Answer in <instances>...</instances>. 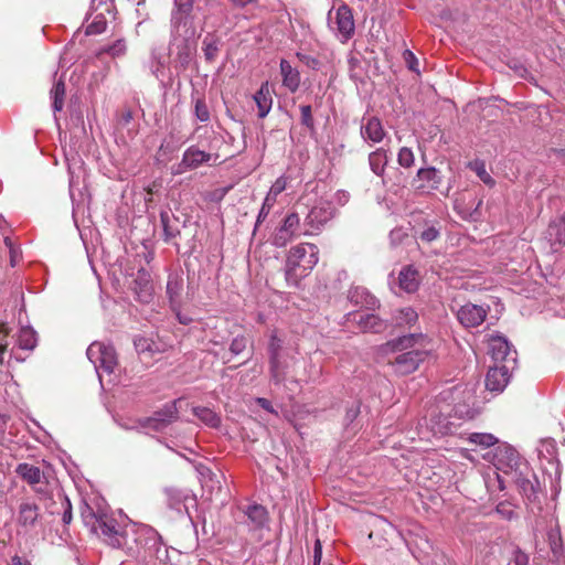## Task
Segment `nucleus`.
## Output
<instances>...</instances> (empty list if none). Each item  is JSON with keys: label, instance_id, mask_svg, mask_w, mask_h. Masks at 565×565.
I'll return each instance as SVG.
<instances>
[{"label": "nucleus", "instance_id": "obj_10", "mask_svg": "<svg viewBox=\"0 0 565 565\" xmlns=\"http://www.w3.org/2000/svg\"><path fill=\"white\" fill-rule=\"evenodd\" d=\"M439 237V230L435 226H427L423 230H414V234H407L403 228H395L391 232V239L393 244L411 245L417 243V238L422 244H430Z\"/></svg>", "mask_w": 565, "mask_h": 565}, {"label": "nucleus", "instance_id": "obj_32", "mask_svg": "<svg viewBox=\"0 0 565 565\" xmlns=\"http://www.w3.org/2000/svg\"><path fill=\"white\" fill-rule=\"evenodd\" d=\"M288 363L281 358L269 360V376L270 381L279 385L285 382L287 376Z\"/></svg>", "mask_w": 565, "mask_h": 565}, {"label": "nucleus", "instance_id": "obj_12", "mask_svg": "<svg viewBox=\"0 0 565 565\" xmlns=\"http://www.w3.org/2000/svg\"><path fill=\"white\" fill-rule=\"evenodd\" d=\"M345 322L355 323L362 332L379 333L386 328V323L379 316L360 311L347 313Z\"/></svg>", "mask_w": 565, "mask_h": 565}, {"label": "nucleus", "instance_id": "obj_15", "mask_svg": "<svg viewBox=\"0 0 565 565\" xmlns=\"http://www.w3.org/2000/svg\"><path fill=\"white\" fill-rule=\"evenodd\" d=\"M166 292L171 309H178L182 307L184 294V279L181 273L169 274Z\"/></svg>", "mask_w": 565, "mask_h": 565}, {"label": "nucleus", "instance_id": "obj_60", "mask_svg": "<svg viewBox=\"0 0 565 565\" xmlns=\"http://www.w3.org/2000/svg\"><path fill=\"white\" fill-rule=\"evenodd\" d=\"M513 563L515 565H527L529 564V556L524 552L516 550L514 552L513 556Z\"/></svg>", "mask_w": 565, "mask_h": 565}, {"label": "nucleus", "instance_id": "obj_4", "mask_svg": "<svg viewBox=\"0 0 565 565\" xmlns=\"http://www.w3.org/2000/svg\"><path fill=\"white\" fill-rule=\"evenodd\" d=\"M522 463H527L523 460L519 452L507 444L499 445L494 450V466L502 475L498 473L499 488L505 489V479L511 476L514 470H519Z\"/></svg>", "mask_w": 565, "mask_h": 565}, {"label": "nucleus", "instance_id": "obj_6", "mask_svg": "<svg viewBox=\"0 0 565 565\" xmlns=\"http://www.w3.org/2000/svg\"><path fill=\"white\" fill-rule=\"evenodd\" d=\"M505 481H511L514 483L521 495L527 502L532 503L537 500L540 482L529 463H522V466L519 467V470H514V472L509 476Z\"/></svg>", "mask_w": 565, "mask_h": 565}, {"label": "nucleus", "instance_id": "obj_47", "mask_svg": "<svg viewBox=\"0 0 565 565\" xmlns=\"http://www.w3.org/2000/svg\"><path fill=\"white\" fill-rule=\"evenodd\" d=\"M397 161L399 166L404 168H411L415 161L413 151L407 147L401 148L398 151Z\"/></svg>", "mask_w": 565, "mask_h": 565}, {"label": "nucleus", "instance_id": "obj_57", "mask_svg": "<svg viewBox=\"0 0 565 565\" xmlns=\"http://www.w3.org/2000/svg\"><path fill=\"white\" fill-rule=\"evenodd\" d=\"M360 414V405L358 403L352 404L350 407H348L345 416H344V423L347 426L352 424L356 417Z\"/></svg>", "mask_w": 565, "mask_h": 565}, {"label": "nucleus", "instance_id": "obj_37", "mask_svg": "<svg viewBox=\"0 0 565 565\" xmlns=\"http://www.w3.org/2000/svg\"><path fill=\"white\" fill-rule=\"evenodd\" d=\"M54 504H60L62 521L65 525H68L72 522V504L68 497L63 492H57L54 499Z\"/></svg>", "mask_w": 565, "mask_h": 565}, {"label": "nucleus", "instance_id": "obj_19", "mask_svg": "<svg viewBox=\"0 0 565 565\" xmlns=\"http://www.w3.org/2000/svg\"><path fill=\"white\" fill-rule=\"evenodd\" d=\"M211 159V153L202 151L195 147H190L184 151L182 160L178 166L177 173L194 170L203 163H207Z\"/></svg>", "mask_w": 565, "mask_h": 565}, {"label": "nucleus", "instance_id": "obj_35", "mask_svg": "<svg viewBox=\"0 0 565 565\" xmlns=\"http://www.w3.org/2000/svg\"><path fill=\"white\" fill-rule=\"evenodd\" d=\"M203 53L206 62L213 63L218 56L220 52V40L215 36L207 35L203 40Z\"/></svg>", "mask_w": 565, "mask_h": 565}, {"label": "nucleus", "instance_id": "obj_63", "mask_svg": "<svg viewBox=\"0 0 565 565\" xmlns=\"http://www.w3.org/2000/svg\"><path fill=\"white\" fill-rule=\"evenodd\" d=\"M455 413L460 418H465V417L471 418V417H473V412L472 411H470V409L462 411L459 406L455 407Z\"/></svg>", "mask_w": 565, "mask_h": 565}, {"label": "nucleus", "instance_id": "obj_22", "mask_svg": "<svg viewBox=\"0 0 565 565\" xmlns=\"http://www.w3.org/2000/svg\"><path fill=\"white\" fill-rule=\"evenodd\" d=\"M280 75L282 77V85L290 93H296L300 86V73L291 66L287 60L280 61Z\"/></svg>", "mask_w": 565, "mask_h": 565}, {"label": "nucleus", "instance_id": "obj_34", "mask_svg": "<svg viewBox=\"0 0 565 565\" xmlns=\"http://www.w3.org/2000/svg\"><path fill=\"white\" fill-rule=\"evenodd\" d=\"M536 450L539 457L546 459L548 462H553L556 458L557 447L555 440L552 438L540 440Z\"/></svg>", "mask_w": 565, "mask_h": 565}, {"label": "nucleus", "instance_id": "obj_44", "mask_svg": "<svg viewBox=\"0 0 565 565\" xmlns=\"http://www.w3.org/2000/svg\"><path fill=\"white\" fill-rule=\"evenodd\" d=\"M418 320V313L411 307L398 310L396 321L398 324L413 326Z\"/></svg>", "mask_w": 565, "mask_h": 565}, {"label": "nucleus", "instance_id": "obj_56", "mask_svg": "<svg viewBox=\"0 0 565 565\" xmlns=\"http://www.w3.org/2000/svg\"><path fill=\"white\" fill-rule=\"evenodd\" d=\"M3 244L6 247H20L23 243L19 241L18 236H15L11 231H7L2 233Z\"/></svg>", "mask_w": 565, "mask_h": 565}, {"label": "nucleus", "instance_id": "obj_26", "mask_svg": "<svg viewBox=\"0 0 565 565\" xmlns=\"http://www.w3.org/2000/svg\"><path fill=\"white\" fill-rule=\"evenodd\" d=\"M333 216V207L330 203H322L311 209L307 215V222L318 228L320 225L326 224Z\"/></svg>", "mask_w": 565, "mask_h": 565}, {"label": "nucleus", "instance_id": "obj_25", "mask_svg": "<svg viewBox=\"0 0 565 565\" xmlns=\"http://www.w3.org/2000/svg\"><path fill=\"white\" fill-rule=\"evenodd\" d=\"M545 238L551 245H565V214L550 223Z\"/></svg>", "mask_w": 565, "mask_h": 565}, {"label": "nucleus", "instance_id": "obj_16", "mask_svg": "<svg viewBox=\"0 0 565 565\" xmlns=\"http://www.w3.org/2000/svg\"><path fill=\"white\" fill-rule=\"evenodd\" d=\"M40 508L35 502L24 500L20 502L17 512V524L25 530L33 529L40 519Z\"/></svg>", "mask_w": 565, "mask_h": 565}, {"label": "nucleus", "instance_id": "obj_33", "mask_svg": "<svg viewBox=\"0 0 565 565\" xmlns=\"http://www.w3.org/2000/svg\"><path fill=\"white\" fill-rule=\"evenodd\" d=\"M300 224V218L298 214L291 213L287 215V217L284 221L282 226L279 230L278 237L280 239L289 238L294 235H296V231L298 230Z\"/></svg>", "mask_w": 565, "mask_h": 565}, {"label": "nucleus", "instance_id": "obj_8", "mask_svg": "<svg viewBox=\"0 0 565 565\" xmlns=\"http://www.w3.org/2000/svg\"><path fill=\"white\" fill-rule=\"evenodd\" d=\"M388 159V151L384 148H377L375 151L369 154L370 168L374 174L382 179L383 185H402L405 181V178L401 171L396 169L393 177L385 173Z\"/></svg>", "mask_w": 565, "mask_h": 565}, {"label": "nucleus", "instance_id": "obj_45", "mask_svg": "<svg viewBox=\"0 0 565 565\" xmlns=\"http://www.w3.org/2000/svg\"><path fill=\"white\" fill-rule=\"evenodd\" d=\"M100 514L102 513H95L92 508L87 504H85V508L82 510V519L86 526H89L93 531L97 523L100 521Z\"/></svg>", "mask_w": 565, "mask_h": 565}, {"label": "nucleus", "instance_id": "obj_51", "mask_svg": "<svg viewBox=\"0 0 565 565\" xmlns=\"http://www.w3.org/2000/svg\"><path fill=\"white\" fill-rule=\"evenodd\" d=\"M277 200L269 196V195H266L265 200H264V203L262 205V209L259 211V214L257 216V223L264 221L267 215L270 213L271 209L274 207V205L276 204Z\"/></svg>", "mask_w": 565, "mask_h": 565}, {"label": "nucleus", "instance_id": "obj_36", "mask_svg": "<svg viewBox=\"0 0 565 565\" xmlns=\"http://www.w3.org/2000/svg\"><path fill=\"white\" fill-rule=\"evenodd\" d=\"M17 344L22 350H33L36 345V333L31 328H22L19 331Z\"/></svg>", "mask_w": 565, "mask_h": 565}, {"label": "nucleus", "instance_id": "obj_55", "mask_svg": "<svg viewBox=\"0 0 565 565\" xmlns=\"http://www.w3.org/2000/svg\"><path fill=\"white\" fill-rule=\"evenodd\" d=\"M403 58L407 65V67L415 72V73H419V70H418V60L417 57L414 55V53L409 50H405L404 53H403Z\"/></svg>", "mask_w": 565, "mask_h": 565}, {"label": "nucleus", "instance_id": "obj_14", "mask_svg": "<svg viewBox=\"0 0 565 565\" xmlns=\"http://www.w3.org/2000/svg\"><path fill=\"white\" fill-rule=\"evenodd\" d=\"M334 23L337 24L342 43H345L354 35L355 23L353 13L347 4H342L337 9Z\"/></svg>", "mask_w": 565, "mask_h": 565}, {"label": "nucleus", "instance_id": "obj_9", "mask_svg": "<svg viewBox=\"0 0 565 565\" xmlns=\"http://www.w3.org/2000/svg\"><path fill=\"white\" fill-rule=\"evenodd\" d=\"M489 354L495 365H510L514 369L516 364V351L503 335H491L488 343Z\"/></svg>", "mask_w": 565, "mask_h": 565}, {"label": "nucleus", "instance_id": "obj_2", "mask_svg": "<svg viewBox=\"0 0 565 565\" xmlns=\"http://www.w3.org/2000/svg\"><path fill=\"white\" fill-rule=\"evenodd\" d=\"M382 350L396 353L394 360L388 363L394 372L407 375L415 372L419 365L434 352L433 340L423 333H412L386 342Z\"/></svg>", "mask_w": 565, "mask_h": 565}, {"label": "nucleus", "instance_id": "obj_40", "mask_svg": "<svg viewBox=\"0 0 565 565\" xmlns=\"http://www.w3.org/2000/svg\"><path fill=\"white\" fill-rule=\"evenodd\" d=\"M547 541L553 554L558 557L563 552V543L559 527L556 525L547 532Z\"/></svg>", "mask_w": 565, "mask_h": 565}, {"label": "nucleus", "instance_id": "obj_11", "mask_svg": "<svg viewBox=\"0 0 565 565\" xmlns=\"http://www.w3.org/2000/svg\"><path fill=\"white\" fill-rule=\"evenodd\" d=\"M177 401L166 404L160 411L156 412L153 416L140 420L143 428L153 430H162L178 417Z\"/></svg>", "mask_w": 565, "mask_h": 565}, {"label": "nucleus", "instance_id": "obj_20", "mask_svg": "<svg viewBox=\"0 0 565 565\" xmlns=\"http://www.w3.org/2000/svg\"><path fill=\"white\" fill-rule=\"evenodd\" d=\"M426 420L427 428L433 433L434 436H445L451 434L455 425L450 420L448 413L431 411L430 416Z\"/></svg>", "mask_w": 565, "mask_h": 565}, {"label": "nucleus", "instance_id": "obj_64", "mask_svg": "<svg viewBox=\"0 0 565 565\" xmlns=\"http://www.w3.org/2000/svg\"><path fill=\"white\" fill-rule=\"evenodd\" d=\"M135 347L138 351H145V350L149 349L147 341L143 339L135 340Z\"/></svg>", "mask_w": 565, "mask_h": 565}, {"label": "nucleus", "instance_id": "obj_49", "mask_svg": "<svg viewBox=\"0 0 565 565\" xmlns=\"http://www.w3.org/2000/svg\"><path fill=\"white\" fill-rule=\"evenodd\" d=\"M301 124L309 129L315 128V120L312 117V109L310 105L300 106Z\"/></svg>", "mask_w": 565, "mask_h": 565}, {"label": "nucleus", "instance_id": "obj_17", "mask_svg": "<svg viewBox=\"0 0 565 565\" xmlns=\"http://www.w3.org/2000/svg\"><path fill=\"white\" fill-rule=\"evenodd\" d=\"M132 290L138 301L149 303L153 298V286L148 270L138 269L137 277L132 281Z\"/></svg>", "mask_w": 565, "mask_h": 565}, {"label": "nucleus", "instance_id": "obj_30", "mask_svg": "<svg viewBox=\"0 0 565 565\" xmlns=\"http://www.w3.org/2000/svg\"><path fill=\"white\" fill-rule=\"evenodd\" d=\"M246 516L250 522V526L254 530L262 529L268 521L267 510L259 504H250L245 511Z\"/></svg>", "mask_w": 565, "mask_h": 565}, {"label": "nucleus", "instance_id": "obj_61", "mask_svg": "<svg viewBox=\"0 0 565 565\" xmlns=\"http://www.w3.org/2000/svg\"><path fill=\"white\" fill-rule=\"evenodd\" d=\"M171 310L175 313V318L178 319V321L181 324L188 326V324H190L193 321V319L189 315L183 313L181 311V308L171 309Z\"/></svg>", "mask_w": 565, "mask_h": 565}, {"label": "nucleus", "instance_id": "obj_28", "mask_svg": "<svg viewBox=\"0 0 565 565\" xmlns=\"http://www.w3.org/2000/svg\"><path fill=\"white\" fill-rule=\"evenodd\" d=\"M361 135L364 139L371 140L373 142H380L385 136V130L379 118L371 117L361 127Z\"/></svg>", "mask_w": 565, "mask_h": 565}, {"label": "nucleus", "instance_id": "obj_41", "mask_svg": "<svg viewBox=\"0 0 565 565\" xmlns=\"http://www.w3.org/2000/svg\"><path fill=\"white\" fill-rule=\"evenodd\" d=\"M469 443L481 446V447H490L498 444V438L488 433H472L468 437Z\"/></svg>", "mask_w": 565, "mask_h": 565}, {"label": "nucleus", "instance_id": "obj_43", "mask_svg": "<svg viewBox=\"0 0 565 565\" xmlns=\"http://www.w3.org/2000/svg\"><path fill=\"white\" fill-rule=\"evenodd\" d=\"M107 28V19L104 14V12H100L96 14L93 19V21L87 25L86 28V34H100L103 33Z\"/></svg>", "mask_w": 565, "mask_h": 565}, {"label": "nucleus", "instance_id": "obj_59", "mask_svg": "<svg viewBox=\"0 0 565 565\" xmlns=\"http://www.w3.org/2000/svg\"><path fill=\"white\" fill-rule=\"evenodd\" d=\"M255 403L266 412L278 416V412L274 408L269 399L265 397H256Z\"/></svg>", "mask_w": 565, "mask_h": 565}, {"label": "nucleus", "instance_id": "obj_46", "mask_svg": "<svg viewBox=\"0 0 565 565\" xmlns=\"http://www.w3.org/2000/svg\"><path fill=\"white\" fill-rule=\"evenodd\" d=\"M194 113L200 121L206 122L210 120V111L204 98H198L195 100Z\"/></svg>", "mask_w": 565, "mask_h": 565}, {"label": "nucleus", "instance_id": "obj_62", "mask_svg": "<svg viewBox=\"0 0 565 565\" xmlns=\"http://www.w3.org/2000/svg\"><path fill=\"white\" fill-rule=\"evenodd\" d=\"M322 557V546L320 540H317L313 547V565H320Z\"/></svg>", "mask_w": 565, "mask_h": 565}, {"label": "nucleus", "instance_id": "obj_58", "mask_svg": "<svg viewBox=\"0 0 565 565\" xmlns=\"http://www.w3.org/2000/svg\"><path fill=\"white\" fill-rule=\"evenodd\" d=\"M297 57L312 70H318L320 66V61L311 55L297 53Z\"/></svg>", "mask_w": 565, "mask_h": 565}, {"label": "nucleus", "instance_id": "obj_5", "mask_svg": "<svg viewBox=\"0 0 565 565\" xmlns=\"http://www.w3.org/2000/svg\"><path fill=\"white\" fill-rule=\"evenodd\" d=\"M86 355L99 379L102 377L100 371L111 374L117 366V354L111 344L95 341L88 347Z\"/></svg>", "mask_w": 565, "mask_h": 565}, {"label": "nucleus", "instance_id": "obj_27", "mask_svg": "<svg viewBox=\"0 0 565 565\" xmlns=\"http://www.w3.org/2000/svg\"><path fill=\"white\" fill-rule=\"evenodd\" d=\"M349 301L358 307L372 309L377 305V300L363 287H353L349 290Z\"/></svg>", "mask_w": 565, "mask_h": 565}, {"label": "nucleus", "instance_id": "obj_42", "mask_svg": "<svg viewBox=\"0 0 565 565\" xmlns=\"http://www.w3.org/2000/svg\"><path fill=\"white\" fill-rule=\"evenodd\" d=\"M282 345H284V340L277 335L276 331H273L270 334V338H269V342H268L269 360H275L276 358L282 356V354H281Z\"/></svg>", "mask_w": 565, "mask_h": 565}, {"label": "nucleus", "instance_id": "obj_52", "mask_svg": "<svg viewBox=\"0 0 565 565\" xmlns=\"http://www.w3.org/2000/svg\"><path fill=\"white\" fill-rule=\"evenodd\" d=\"M247 340L244 335L234 338L230 345V351L234 355L241 354L246 349Z\"/></svg>", "mask_w": 565, "mask_h": 565}, {"label": "nucleus", "instance_id": "obj_13", "mask_svg": "<svg viewBox=\"0 0 565 565\" xmlns=\"http://www.w3.org/2000/svg\"><path fill=\"white\" fill-rule=\"evenodd\" d=\"M489 307L468 302L457 310V319L465 328L479 327L488 316Z\"/></svg>", "mask_w": 565, "mask_h": 565}, {"label": "nucleus", "instance_id": "obj_1", "mask_svg": "<svg viewBox=\"0 0 565 565\" xmlns=\"http://www.w3.org/2000/svg\"><path fill=\"white\" fill-rule=\"evenodd\" d=\"M100 521L92 531L114 546L122 548L135 565H166L168 550L159 533L145 524L121 527L111 515L100 514Z\"/></svg>", "mask_w": 565, "mask_h": 565}, {"label": "nucleus", "instance_id": "obj_18", "mask_svg": "<svg viewBox=\"0 0 565 565\" xmlns=\"http://www.w3.org/2000/svg\"><path fill=\"white\" fill-rule=\"evenodd\" d=\"M510 365H494L486 375L487 390L500 393L504 390L510 379Z\"/></svg>", "mask_w": 565, "mask_h": 565}, {"label": "nucleus", "instance_id": "obj_23", "mask_svg": "<svg viewBox=\"0 0 565 565\" xmlns=\"http://www.w3.org/2000/svg\"><path fill=\"white\" fill-rule=\"evenodd\" d=\"M399 288L408 294L415 292L419 287V274L412 265L405 266L398 274Z\"/></svg>", "mask_w": 565, "mask_h": 565}, {"label": "nucleus", "instance_id": "obj_3", "mask_svg": "<svg viewBox=\"0 0 565 565\" xmlns=\"http://www.w3.org/2000/svg\"><path fill=\"white\" fill-rule=\"evenodd\" d=\"M289 249L286 258L285 275L288 285L297 286L301 278L306 277L318 263V256L313 249Z\"/></svg>", "mask_w": 565, "mask_h": 565}, {"label": "nucleus", "instance_id": "obj_31", "mask_svg": "<svg viewBox=\"0 0 565 565\" xmlns=\"http://www.w3.org/2000/svg\"><path fill=\"white\" fill-rule=\"evenodd\" d=\"M15 472L31 486L40 483L43 477V472L39 467L26 462L19 463L17 466Z\"/></svg>", "mask_w": 565, "mask_h": 565}, {"label": "nucleus", "instance_id": "obj_38", "mask_svg": "<svg viewBox=\"0 0 565 565\" xmlns=\"http://www.w3.org/2000/svg\"><path fill=\"white\" fill-rule=\"evenodd\" d=\"M194 415L205 423L210 427H217L221 423L220 417L216 415L214 411L207 407H194L193 408Z\"/></svg>", "mask_w": 565, "mask_h": 565}, {"label": "nucleus", "instance_id": "obj_54", "mask_svg": "<svg viewBox=\"0 0 565 565\" xmlns=\"http://www.w3.org/2000/svg\"><path fill=\"white\" fill-rule=\"evenodd\" d=\"M495 512L507 520L514 518V510L509 502H500L495 508Z\"/></svg>", "mask_w": 565, "mask_h": 565}, {"label": "nucleus", "instance_id": "obj_50", "mask_svg": "<svg viewBox=\"0 0 565 565\" xmlns=\"http://www.w3.org/2000/svg\"><path fill=\"white\" fill-rule=\"evenodd\" d=\"M471 168L476 171L478 177L486 183L493 185L494 180L490 177V174L486 171V167L483 162L476 161L471 164Z\"/></svg>", "mask_w": 565, "mask_h": 565}, {"label": "nucleus", "instance_id": "obj_24", "mask_svg": "<svg viewBox=\"0 0 565 565\" xmlns=\"http://www.w3.org/2000/svg\"><path fill=\"white\" fill-rule=\"evenodd\" d=\"M167 503L168 507L172 510H175L178 513L188 512L186 501L193 500L188 491L169 488L166 489Z\"/></svg>", "mask_w": 565, "mask_h": 565}, {"label": "nucleus", "instance_id": "obj_7", "mask_svg": "<svg viewBox=\"0 0 565 565\" xmlns=\"http://www.w3.org/2000/svg\"><path fill=\"white\" fill-rule=\"evenodd\" d=\"M195 0H173V10L171 14V25L185 38L193 36L194 26V9Z\"/></svg>", "mask_w": 565, "mask_h": 565}, {"label": "nucleus", "instance_id": "obj_21", "mask_svg": "<svg viewBox=\"0 0 565 565\" xmlns=\"http://www.w3.org/2000/svg\"><path fill=\"white\" fill-rule=\"evenodd\" d=\"M440 178L435 168L419 169L414 179V186L418 190L430 191L438 188Z\"/></svg>", "mask_w": 565, "mask_h": 565}, {"label": "nucleus", "instance_id": "obj_39", "mask_svg": "<svg viewBox=\"0 0 565 565\" xmlns=\"http://www.w3.org/2000/svg\"><path fill=\"white\" fill-rule=\"evenodd\" d=\"M51 95L53 98V109L54 111H61L64 106V98H65V84L62 79H58L52 90Z\"/></svg>", "mask_w": 565, "mask_h": 565}, {"label": "nucleus", "instance_id": "obj_48", "mask_svg": "<svg viewBox=\"0 0 565 565\" xmlns=\"http://www.w3.org/2000/svg\"><path fill=\"white\" fill-rule=\"evenodd\" d=\"M126 43L124 40H117L113 45L103 49L99 54L107 53L111 55L113 57L121 56L126 53Z\"/></svg>", "mask_w": 565, "mask_h": 565}, {"label": "nucleus", "instance_id": "obj_53", "mask_svg": "<svg viewBox=\"0 0 565 565\" xmlns=\"http://www.w3.org/2000/svg\"><path fill=\"white\" fill-rule=\"evenodd\" d=\"M287 186V179L285 177L278 178L274 184L270 186L269 192L267 195L274 198L277 200L278 195L286 190Z\"/></svg>", "mask_w": 565, "mask_h": 565}, {"label": "nucleus", "instance_id": "obj_29", "mask_svg": "<svg viewBox=\"0 0 565 565\" xmlns=\"http://www.w3.org/2000/svg\"><path fill=\"white\" fill-rule=\"evenodd\" d=\"M254 100L258 108V117L264 118L267 116L271 108L273 97L269 92V84L265 82L262 84L260 88L254 95Z\"/></svg>", "mask_w": 565, "mask_h": 565}]
</instances>
